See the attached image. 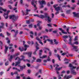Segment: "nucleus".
<instances>
[{"instance_id":"nucleus-1","label":"nucleus","mask_w":79,"mask_h":79,"mask_svg":"<svg viewBox=\"0 0 79 79\" xmlns=\"http://www.w3.org/2000/svg\"><path fill=\"white\" fill-rule=\"evenodd\" d=\"M20 57H22V58L21 59L19 56L17 57L15 59V60H17L18 59V62H16L15 63V66H18L19 67H20V69L21 71H23V69H24L25 68H26V66L24 65L23 66H21L19 64L21 63V61L23 60V61H25L24 60V59L25 58V57L23 55H21L20 56Z\"/></svg>"},{"instance_id":"nucleus-2","label":"nucleus","mask_w":79,"mask_h":79,"mask_svg":"<svg viewBox=\"0 0 79 79\" xmlns=\"http://www.w3.org/2000/svg\"><path fill=\"white\" fill-rule=\"evenodd\" d=\"M39 18H40L41 19L45 18V21H48V22H51V19H52L50 17V16H48V14L47 13H45L44 15L41 14L40 15H39Z\"/></svg>"},{"instance_id":"nucleus-3","label":"nucleus","mask_w":79,"mask_h":79,"mask_svg":"<svg viewBox=\"0 0 79 79\" xmlns=\"http://www.w3.org/2000/svg\"><path fill=\"white\" fill-rule=\"evenodd\" d=\"M18 16H15L14 15H10L9 16L10 19H13V22H14L15 21L17 20V18H18Z\"/></svg>"},{"instance_id":"nucleus-4","label":"nucleus","mask_w":79,"mask_h":79,"mask_svg":"<svg viewBox=\"0 0 79 79\" xmlns=\"http://www.w3.org/2000/svg\"><path fill=\"white\" fill-rule=\"evenodd\" d=\"M39 3H40L41 5V6L40 8H44V6H43V5H45L46 3V2L45 0H39L38 1Z\"/></svg>"},{"instance_id":"nucleus-5","label":"nucleus","mask_w":79,"mask_h":79,"mask_svg":"<svg viewBox=\"0 0 79 79\" xmlns=\"http://www.w3.org/2000/svg\"><path fill=\"white\" fill-rule=\"evenodd\" d=\"M71 73L73 75H76L77 73L75 71V70L73 69H71Z\"/></svg>"},{"instance_id":"nucleus-6","label":"nucleus","mask_w":79,"mask_h":79,"mask_svg":"<svg viewBox=\"0 0 79 79\" xmlns=\"http://www.w3.org/2000/svg\"><path fill=\"white\" fill-rule=\"evenodd\" d=\"M34 3H35V0H32V1H31V4L32 5H33V6H34V7L35 8V10H37V7H36V5H34Z\"/></svg>"},{"instance_id":"nucleus-7","label":"nucleus","mask_w":79,"mask_h":79,"mask_svg":"<svg viewBox=\"0 0 79 79\" xmlns=\"http://www.w3.org/2000/svg\"><path fill=\"white\" fill-rule=\"evenodd\" d=\"M73 76H72V75H68V76H67L66 75H65L64 76V79H70V78H71Z\"/></svg>"},{"instance_id":"nucleus-8","label":"nucleus","mask_w":79,"mask_h":79,"mask_svg":"<svg viewBox=\"0 0 79 79\" xmlns=\"http://www.w3.org/2000/svg\"><path fill=\"white\" fill-rule=\"evenodd\" d=\"M59 31H61V32L63 34H68V33H67V32H66V31H64V30H62V28H59Z\"/></svg>"},{"instance_id":"nucleus-9","label":"nucleus","mask_w":79,"mask_h":79,"mask_svg":"<svg viewBox=\"0 0 79 79\" xmlns=\"http://www.w3.org/2000/svg\"><path fill=\"white\" fill-rule=\"evenodd\" d=\"M73 14L74 15L73 16L74 17H79V13L76 14L75 12H73Z\"/></svg>"},{"instance_id":"nucleus-10","label":"nucleus","mask_w":79,"mask_h":79,"mask_svg":"<svg viewBox=\"0 0 79 79\" xmlns=\"http://www.w3.org/2000/svg\"><path fill=\"white\" fill-rule=\"evenodd\" d=\"M8 50V46H5V49L4 50V52L5 54L7 53V51Z\"/></svg>"},{"instance_id":"nucleus-11","label":"nucleus","mask_w":79,"mask_h":79,"mask_svg":"<svg viewBox=\"0 0 79 79\" xmlns=\"http://www.w3.org/2000/svg\"><path fill=\"white\" fill-rule=\"evenodd\" d=\"M44 52L45 53H48V52H47V50H48V51H50V49L48 48H44Z\"/></svg>"},{"instance_id":"nucleus-12","label":"nucleus","mask_w":79,"mask_h":79,"mask_svg":"<svg viewBox=\"0 0 79 79\" xmlns=\"http://www.w3.org/2000/svg\"><path fill=\"white\" fill-rule=\"evenodd\" d=\"M32 52H27V55H28V57L31 58L32 56Z\"/></svg>"},{"instance_id":"nucleus-13","label":"nucleus","mask_w":79,"mask_h":79,"mask_svg":"<svg viewBox=\"0 0 79 79\" xmlns=\"http://www.w3.org/2000/svg\"><path fill=\"white\" fill-rule=\"evenodd\" d=\"M69 67L70 68H72V69H76V67L73 66V65H72L71 64H69Z\"/></svg>"},{"instance_id":"nucleus-14","label":"nucleus","mask_w":79,"mask_h":79,"mask_svg":"<svg viewBox=\"0 0 79 79\" xmlns=\"http://www.w3.org/2000/svg\"><path fill=\"white\" fill-rule=\"evenodd\" d=\"M47 40L48 41V42H50V44L51 45H52V44H53V40H50V39H47Z\"/></svg>"},{"instance_id":"nucleus-15","label":"nucleus","mask_w":79,"mask_h":79,"mask_svg":"<svg viewBox=\"0 0 79 79\" xmlns=\"http://www.w3.org/2000/svg\"><path fill=\"white\" fill-rule=\"evenodd\" d=\"M6 40H8L7 42V44H10V40H9V38L8 37H7L6 38Z\"/></svg>"},{"instance_id":"nucleus-16","label":"nucleus","mask_w":79,"mask_h":79,"mask_svg":"<svg viewBox=\"0 0 79 79\" xmlns=\"http://www.w3.org/2000/svg\"><path fill=\"white\" fill-rule=\"evenodd\" d=\"M13 56L10 55V58H9V61L11 62L12 61V59H13Z\"/></svg>"},{"instance_id":"nucleus-17","label":"nucleus","mask_w":79,"mask_h":79,"mask_svg":"<svg viewBox=\"0 0 79 79\" xmlns=\"http://www.w3.org/2000/svg\"><path fill=\"white\" fill-rule=\"evenodd\" d=\"M62 68H63V67H62L61 68H59L58 69L57 67H56L55 68V70H56V71H60V69H62Z\"/></svg>"},{"instance_id":"nucleus-18","label":"nucleus","mask_w":79,"mask_h":79,"mask_svg":"<svg viewBox=\"0 0 79 79\" xmlns=\"http://www.w3.org/2000/svg\"><path fill=\"white\" fill-rule=\"evenodd\" d=\"M60 6H58L56 8L55 10L56 11H60Z\"/></svg>"},{"instance_id":"nucleus-19","label":"nucleus","mask_w":79,"mask_h":79,"mask_svg":"<svg viewBox=\"0 0 79 79\" xmlns=\"http://www.w3.org/2000/svg\"><path fill=\"white\" fill-rule=\"evenodd\" d=\"M13 69H15V70H17L19 72H21V70H19V69H18L17 68L15 67H14L12 68Z\"/></svg>"},{"instance_id":"nucleus-20","label":"nucleus","mask_w":79,"mask_h":79,"mask_svg":"<svg viewBox=\"0 0 79 79\" xmlns=\"http://www.w3.org/2000/svg\"><path fill=\"white\" fill-rule=\"evenodd\" d=\"M0 10H2L4 11V12H6V9H3V7L0 6Z\"/></svg>"},{"instance_id":"nucleus-21","label":"nucleus","mask_w":79,"mask_h":79,"mask_svg":"<svg viewBox=\"0 0 79 79\" xmlns=\"http://www.w3.org/2000/svg\"><path fill=\"white\" fill-rule=\"evenodd\" d=\"M10 12V10H8L7 11V12L6 14V13H4V15H3L5 17V16H6V15H7V16H8Z\"/></svg>"},{"instance_id":"nucleus-22","label":"nucleus","mask_w":79,"mask_h":79,"mask_svg":"<svg viewBox=\"0 0 79 79\" xmlns=\"http://www.w3.org/2000/svg\"><path fill=\"white\" fill-rule=\"evenodd\" d=\"M20 55V52H17V53H15L14 55H13V56H18Z\"/></svg>"},{"instance_id":"nucleus-23","label":"nucleus","mask_w":79,"mask_h":79,"mask_svg":"<svg viewBox=\"0 0 79 79\" xmlns=\"http://www.w3.org/2000/svg\"><path fill=\"white\" fill-rule=\"evenodd\" d=\"M36 62L41 63V62H42V60L40 59H38L36 60Z\"/></svg>"},{"instance_id":"nucleus-24","label":"nucleus","mask_w":79,"mask_h":79,"mask_svg":"<svg viewBox=\"0 0 79 79\" xmlns=\"http://www.w3.org/2000/svg\"><path fill=\"white\" fill-rule=\"evenodd\" d=\"M68 37H69V35H64L63 36H62V38H63V39H67V38H68Z\"/></svg>"},{"instance_id":"nucleus-25","label":"nucleus","mask_w":79,"mask_h":79,"mask_svg":"<svg viewBox=\"0 0 79 79\" xmlns=\"http://www.w3.org/2000/svg\"><path fill=\"white\" fill-rule=\"evenodd\" d=\"M39 55L40 56H41L42 55V53L43 52V51L42 50H39Z\"/></svg>"},{"instance_id":"nucleus-26","label":"nucleus","mask_w":79,"mask_h":79,"mask_svg":"<svg viewBox=\"0 0 79 79\" xmlns=\"http://www.w3.org/2000/svg\"><path fill=\"white\" fill-rule=\"evenodd\" d=\"M45 38H47L48 39V36L47 35H44L43 36V40H45Z\"/></svg>"},{"instance_id":"nucleus-27","label":"nucleus","mask_w":79,"mask_h":79,"mask_svg":"<svg viewBox=\"0 0 79 79\" xmlns=\"http://www.w3.org/2000/svg\"><path fill=\"white\" fill-rule=\"evenodd\" d=\"M47 55H45V56H40V58H47Z\"/></svg>"},{"instance_id":"nucleus-28","label":"nucleus","mask_w":79,"mask_h":79,"mask_svg":"<svg viewBox=\"0 0 79 79\" xmlns=\"http://www.w3.org/2000/svg\"><path fill=\"white\" fill-rule=\"evenodd\" d=\"M68 55V53L66 52H64L61 54V55L62 56H64L65 55Z\"/></svg>"},{"instance_id":"nucleus-29","label":"nucleus","mask_w":79,"mask_h":79,"mask_svg":"<svg viewBox=\"0 0 79 79\" xmlns=\"http://www.w3.org/2000/svg\"><path fill=\"white\" fill-rule=\"evenodd\" d=\"M66 52L67 53V55H68L69 56H73V54H69L68 51H66Z\"/></svg>"},{"instance_id":"nucleus-30","label":"nucleus","mask_w":79,"mask_h":79,"mask_svg":"<svg viewBox=\"0 0 79 79\" xmlns=\"http://www.w3.org/2000/svg\"><path fill=\"white\" fill-rule=\"evenodd\" d=\"M8 6L10 10H12L13 9V7L11 6V5H9Z\"/></svg>"},{"instance_id":"nucleus-31","label":"nucleus","mask_w":79,"mask_h":79,"mask_svg":"<svg viewBox=\"0 0 79 79\" xmlns=\"http://www.w3.org/2000/svg\"><path fill=\"white\" fill-rule=\"evenodd\" d=\"M37 50H36L35 51L33 52V55H37V53L36 52H37Z\"/></svg>"},{"instance_id":"nucleus-32","label":"nucleus","mask_w":79,"mask_h":79,"mask_svg":"<svg viewBox=\"0 0 79 79\" xmlns=\"http://www.w3.org/2000/svg\"><path fill=\"white\" fill-rule=\"evenodd\" d=\"M2 1L3 0H0V5H1V6H2V5H3V3L2 2Z\"/></svg>"},{"instance_id":"nucleus-33","label":"nucleus","mask_w":79,"mask_h":79,"mask_svg":"<svg viewBox=\"0 0 79 79\" xmlns=\"http://www.w3.org/2000/svg\"><path fill=\"white\" fill-rule=\"evenodd\" d=\"M36 40H38V41H41V40H40V38H39V37H38V36L36 37Z\"/></svg>"},{"instance_id":"nucleus-34","label":"nucleus","mask_w":79,"mask_h":79,"mask_svg":"<svg viewBox=\"0 0 79 79\" xmlns=\"http://www.w3.org/2000/svg\"><path fill=\"white\" fill-rule=\"evenodd\" d=\"M9 64V63L8 62V61H7L5 63V66H8V65Z\"/></svg>"},{"instance_id":"nucleus-35","label":"nucleus","mask_w":79,"mask_h":79,"mask_svg":"<svg viewBox=\"0 0 79 79\" xmlns=\"http://www.w3.org/2000/svg\"><path fill=\"white\" fill-rule=\"evenodd\" d=\"M0 36H1L2 37H4L5 38V36H4V35H3V33H1L0 34Z\"/></svg>"},{"instance_id":"nucleus-36","label":"nucleus","mask_w":79,"mask_h":79,"mask_svg":"<svg viewBox=\"0 0 79 79\" xmlns=\"http://www.w3.org/2000/svg\"><path fill=\"white\" fill-rule=\"evenodd\" d=\"M24 47L25 48H27V47H29V45H27L26 44H24Z\"/></svg>"},{"instance_id":"nucleus-37","label":"nucleus","mask_w":79,"mask_h":79,"mask_svg":"<svg viewBox=\"0 0 79 79\" xmlns=\"http://www.w3.org/2000/svg\"><path fill=\"white\" fill-rule=\"evenodd\" d=\"M19 50H20V52H23V49H21V47H19Z\"/></svg>"},{"instance_id":"nucleus-38","label":"nucleus","mask_w":79,"mask_h":79,"mask_svg":"<svg viewBox=\"0 0 79 79\" xmlns=\"http://www.w3.org/2000/svg\"><path fill=\"white\" fill-rule=\"evenodd\" d=\"M29 28H32V24H31L29 25Z\"/></svg>"},{"instance_id":"nucleus-39","label":"nucleus","mask_w":79,"mask_h":79,"mask_svg":"<svg viewBox=\"0 0 79 79\" xmlns=\"http://www.w3.org/2000/svg\"><path fill=\"white\" fill-rule=\"evenodd\" d=\"M72 41H69V44L70 45H71L72 47H73V45H74V44H72V42H71Z\"/></svg>"},{"instance_id":"nucleus-40","label":"nucleus","mask_w":79,"mask_h":79,"mask_svg":"<svg viewBox=\"0 0 79 79\" xmlns=\"http://www.w3.org/2000/svg\"><path fill=\"white\" fill-rule=\"evenodd\" d=\"M66 13L67 14H69V13H70V10H67L66 11Z\"/></svg>"},{"instance_id":"nucleus-41","label":"nucleus","mask_w":79,"mask_h":79,"mask_svg":"<svg viewBox=\"0 0 79 79\" xmlns=\"http://www.w3.org/2000/svg\"><path fill=\"white\" fill-rule=\"evenodd\" d=\"M72 47L73 48V49H74L75 50L77 48V46H74L73 45Z\"/></svg>"},{"instance_id":"nucleus-42","label":"nucleus","mask_w":79,"mask_h":79,"mask_svg":"<svg viewBox=\"0 0 79 79\" xmlns=\"http://www.w3.org/2000/svg\"><path fill=\"white\" fill-rule=\"evenodd\" d=\"M27 22V24H30V23H31V21L28 20H27L26 21Z\"/></svg>"},{"instance_id":"nucleus-43","label":"nucleus","mask_w":79,"mask_h":79,"mask_svg":"<svg viewBox=\"0 0 79 79\" xmlns=\"http://www.w3.org/2000/svg\"><path fill=\"white\" fill-rule=\"evenodd\" d=\"M69 37L70 39L69 40V42H72V39H71V37L70 36V35H69Z\"/></svg>"},{"instance_id":"nucleus-44","label":"nucleus","mask_w":79,"mask_h":79,"mask_svg":"<svg viewBox=\"0 0 79 79\" xmlns=\"http://www.w3.org/2000/svg\"><path fill=\"white\" fill-rule=\"evenodd\" d=\"M48 54H49V56H51L52 55V52H51V51L49 52L48 53Z\"/></svg>"},{"instance_id":"nucleus-45","label":"nucleus","mask_w":79,"mask_h":79,"mask_svg":"<svg viewBox=\"0 0 79 79\" xmlns=\"http://www.w3.org/2000/svg\"><path fill=\"white\" fill-rule=\"evenodd\" d=\"M6 34L8 36H9V35H11V34L10 33H9L8 31L6 32Z\"/></svg>"},{"instance_id":"nucleus-46","label":"nucleus","mask_w":79,"mask_h":79,"mask_svg":"<svg viewBox=\"0 0 79 79\" xmlns=\"http://www.w3.org/2000/svg\"><path fill=\"white\" fill-rule=\"evenodd\" d=\"M57 58H58V59L59 61H61V59H60V58H61V56H60V55H59V56L57 57Z\"/></svg>"},{"instance_id":"nucleus-47","label":"nucleus","mask_w":79,"mask_h":79,"mask_svg":"<svg viewBox=\"0 0 79 79\" xmlns=\"http://www.w3.org/2000/svg\"><path fill=\"white\" fill-rule=\"evenodd\" d=\"M78 37V36H76L75 37V39H74V40L75 41L77 40V39Z\"/></svg>"},{"instance_id":"nucleus-48","label":"nucleus","mask_w":79,"mask_h":79,"mask_svg":"<svg viewBox=\"0 0 79 79\" xmlns=\"http://www.w3.org/2000/svg\"><path fill=\"white\" fill-rule=\"evenodd\" d=\"M73 44H76L77 45H78V44H79V42H78L77 41H76L73 43Z\"/></svg>"},{"instance_id":"nucleus-49","label":"nucleus","mask_w":79,"mask_h":79,"mask_svg":"<svg viewBox=\"0 0 79 79\" xmlns=\"http://www.w3.org/2000/svg\"><path fill=\"white\" fill-rule=\"evenodd\" d=\"M14 51H15V49H12L10 51V52H11V53H13V52H14Z\"/></svg>"},{"instance_id":"nucleus-50","label":"nucleus","mask_w":79,"mask_h":79,"mask_svg":"<svg viewBox=\"0 0 79 79\" xmlns=\"http://www.w3.org/2000/svg\"><path fill=\"white\" fill-rule=\"evenodd\" d=\"M2 45H3V43L2 42L0 41V46L1 47H2Z\"/></svg>"},{"instance_id":"nucleus-51","label":"nucleus","mask_w":79,"mask_h":79,"mask_svg":"<svg viewBox=\"0 0 79 79\" xmlns=\"http://www.w3.org/2000/svg\"><path fill=\"white\" fill-rule=\"evenodd\" d=\"M54 56H56V57H58V56H59V54H54Z\"/></svg>"},{"instance_id":"nucleus-52","label":"nucleus","mask_w":79,"mask_h":79,"mask_svg":"<svg viewBox=\"0 0 79 79\" xmlns=\"http://www.w3.org/2000/svg\"><path fill=\"white\" fill-rule=\"evenodd\" d=\"M15 34L17 35L18 34V30H17L16 31H15Z\"/></svg>"},{"instance_id":"nucleus-53","label":"nucleus","mask_w":79,"mask_h":79,"mask_svg":"<svg viewBox=\"0 0 79 79\" xmlns=\"http://www.w3.org/2000/svg\"><path fill=\"white\" fill-rule=\"evenodd\" d=\"M52 32L54 33V34H56L57 33V31L56 30L54 31H52Z\"/></svg>"},{"instance_id":"nucleus-54","label":"nucleus","mask_w":79,"mask_h":79,"mask_svg":"<svg viewBox=\"0 0 79 79\" xmlns=\"http://www.w3.org/2000/svg\"><path fill=\"white\" fill-rule=\"evenodd\" d=\"M49 56L48 57V59H47V61H50V58Z\"/></svg>"},{"instance_id":"nucleus-55","label":"nucleus","mask_w":79,"mask_h":79,"mask_svg":"<svg viewBox=\"0 0 79 79\" xmlns=\"http://www.w3.org/2000/svg\"><path fill=\"white\" fill-rule=\"evenodd\" d=\"M20 3L21 5L23 3V0H20Z\"/></svg>"},{"instance_id":"nucleus-56","label":"nucleus","mask_w":79,"mask_h":79,"mask_svg":"<svg viewBox=\"0 0 79 79\" xmlns=\"http://www.w3.org/2000/svg\"><path fill=\"white\" fill-rule=\"evenodd\" d=\"M69 29H70V27H68V28L67 29V32L69 31Z\"/></svg>"},{"instance_id":"nucleus-57","label":"nucleus","mask_w":79,"mask_h":79,"mask_svg":"<svg viewBox=\"0 0 79 79\" xmlns=\"http://www.w3.org/2000/svg\"><path fill=\"white\" fill-rule=\"evenodd\" d=\"M61 16H62V17H64L65 16V15H64V13H62L61 15Z\"/></svg>"},{"instance_id":"nucleus-58","label":"nucleus","mask_w":79,"mask_h":79,"mask_svg":"<svg viewBox=\"0 0 79 79\" xmlns=\"http://www.w3.org/2000/svg\"><path fill=\"white\" fill-rule=\"evenodd\" d=\"M62 8H66V7H67V5H63L62 6Z\"/></svg>"},{"instance_id":"nucleus-59","label":"nucleus","mask_w":79,"mask_h":79,"mask_svg":"<svg viewBox=\"0 0 79 79\" xmlns=\"http://www.w3.org/2000/svg\"><path fill=\"white\" fill-rule=\"evenodd\" d=\"M3 73H4V72H1L0 73V76H2L3 74Z\"/></svg>"},{"instance_id":"nucleus-60","label":"nucleus","mask_w":79,"mask_h":79,"mask_svg":"<svg viewBox=\"0 0 79 79\" xmlns=\"http://www.w3.org/2000/svg\"><path fill=\"white\" fill-rule=\"evenodd\" d=\"M34 16H37V17H39V15L38 14H34Z\"/></svg>"},{"instance_id":"nucleus-61","label":"nucleus","mask_w":79,"mask_h":79,"mask_svg":"<svg viewBox=\"0 0 79 79\" xmlns=\"http://www.w3.org/2000/svg\"><path fill=\"white\" fill-rule=\"evenodd\" d=\"M18 2H16L15 4V7H16V6H17V5H18Z\"/></svg>"},{"instance_id":"nucleus-62","label":"nucleus","mask_w":79,"mask_h":79,"mask_svg":"<svg viewBox=\"0 0 79 79\" xmlns=\"http://www.w3.org/2000/svg\"><path fill=\"white\" fill-rule=\"evenodd\" d=\"M27 66L28 67H30V66H31V64L29 63L27 64Z\"/></svg>"},{"instance_id":"nucleus-63","label":"nucleus","mask_w":79,"mask_h":79,"mask_svg":"<svg viewBox=\"0 0 79 79\" xmlns=\"http://www.w3.org/2000/svg\"><path fill=\"white\" fill-rule=\"evenodd\" d=\"M52 30H53L52 29H50L48 31L49 32H52Z\"/></svg>"},{"instance_id":"nucleus-64","label":"nucleus","mask_w":79,"mask_h":79,"mask_svg":"<svg viewBox=\"0 0 79 79\" xmlns=\"http://www.w3.org/2000/svg\"><path fill=\"white\" fill-rule=\"evenodd\" d=\"M16 79H20V77L17 76L16 77Z\"/></svg>"}]
</instances>
